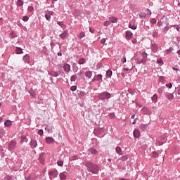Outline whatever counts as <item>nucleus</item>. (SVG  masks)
<instances>
[{
	"label": "nucleus",
	"mask_w": 180,
	"mask_h": 180,
	"mask_svg": "<svg viewBox=\"0 0 180 180\" xmlns=\"http://www.w3.org/2000/svg\"><path fill=\"white\" fill-rule=\"evenodd\" d=\"M177 94L178 95H180V86L177 89Z\"/></svg>",
	"instance_id": "56"
},
{
	"label": "nucleus",
	"mask_w": 180,
	"mask_h": 180,
	"mask_svg": "<svg viewBox=\"0 0 180 180\" xmlns=\"http://www.w3.org/2000/svg\"><path fill=\"white\" fill-rule=\"evenodd\" d=\"M141 64H144L147 61V53L146 52H143L141 53Z\"/></svg>",
	"instance_id": "3"
},
{
	"label": "nucleus",
	"mask_w": 180,
	"mask_h": 180,
	"mask_svg": "<svg viewBox=\"0 0 180 180\" xmlns=\"http://www.w3.org/2000/svg\"><path fill=\"white\" fill-rule=\"evenodd\" d=\"M106 41V39H102L101 40V44H105V42Z\"/></svg>",
	"instance_id": "50"
},
{
	"label": "nucleus",
	"mask_w": 180,
	"mask_h": 180,
	"mask_svg": "<svg viewBox=\"0 0 180 180\" xmlns=\"http://www.w3.org/2000/svg\"><path fill=\"white\" fill-rule=\"evenodd\" d=\"M152 50H153V53H157V50H158L157 45H153Z\"/></svg>",
	"instance_id": "35"
},
{
	"label": "nucleus",
	"mask_w": 180,
	"mask_h": 180,
	"mask_svg": "<svg viewBox=\"0 0 180 180\" xmlns=\"http://www.w3.org/2000/svg\"><path fill=\"white\" fill-rule=\"evenodd\" d=\"M115 151H116V153L117 154H119V155H122V148L117 146L115 149Z\"/></svg>",
	"instance_id": "19"
},
{
	"label": "nucleus",
	"mask_w": 180,
	"mask_h": 180,
	"mask_svg": "<svg viewBox=\"0 0 180 180\" xmlns=\"http://www.w3.org/2000/svg\"><path fill=\"white\" fill-rule=\"evenodd\" d=\"M177 54H179V56H180V50H179V51H177Z\"/></svg>",
	"instance_id": "64"
},
{
	"label": "nucleus",
	"mask_w": 180,
	"mask_h": 180,
	"mask_svg": "<svg viewBox=\"0 0 180 180\" xmlns=\"http://www.w3.org/2000/svg\"><path fill=\"white\" fill-rule=\"evenodd\" d=\"M15 54H23V50L21 48L17 47L15 49Z\"/></svg>",
	"instance_id": "14"
},
{
	"label": "nucleus",
	"mask_w": 180,
	"mask_h": 180,
	"mask_svg": "<svg viewBox=\"0 0 180 180\" xmlns=\"http://www.w3.org/2000/svg\"><path fill=\"white\" fill-rule=\"evenodd\" d=\"M158 26H159V27L162 26V21L158 22Z\"/></svg>",
	"instance_id": "51"
},
{
	"label": "nucleus",
	"mask_w": 180,
	"mask_h": 180,
	"mask_svg": "<svg viewBox=\"0 0 180 180\" xmlns=\"http://www.w3.org/2000/svg\"><path fill=\"white\" fill-rule=\"evenodd\" d=\"M89 153H91V154H94V155H96L98 154V150H96V149L94 148H91L89 150Z\"/></svg>",
	"instance_id": "17"
},
{
	"label": "nucleus",
	"mask_w": 180,
	"mask_h": 180,
	"mask_svg": "<svg viewBox=\"0 0 180 180\" xmlns=\"http://www.w3.org/2000/svg\"><path fill=\"white\" fill-rule=\"evenodd\" d=\"M60 39H67L68 37V31H64L62 34H60Z\"/></svg>",
	"instance_id": "9"
},
{
	"label": "nucleus",
	"mask_w": 180,
	"mask_h": 180,
	"mask_svg": "<svg viewBox=\"0 0 180 180\" xmlns=\"http://www.w3.org/2000/svg\"><path fill=\"white\" fill-rule=\"evenodd\" d=\"M166 98H167V99H170L172 101V99H174V94H167Z\"/></svg>",
	"instance_id": "23"
},
{
	"label": "nucleus",
	"mask_w": 180,
	"mask_h": 180,
	"mask_svg": "<svg viewBox=\"0 0 180 180\" xmlns=\"http://www.w3.org/2000/svg\"><path fill=\"white\" fill-rule=\"evenodd\" d=\"M78 64L82 65V64H85V59L84 58H82L79 60Z\"/></svg>",
	"instance_id": "25"
},
{
	"label": "nucleus",
	"mask_w": 180,
	"mask_h": 180,
	"mask_svg": "<svg viewBox=\"0 0 180 180\" xmlns=\"http://www.w3.org/2000/svg\"><path fill=\"white\" fill-rule=\"evenodd\" d=\"M33 9H34L33 6H30L28 7V12H33Z\"/></svg>",
	"instance_id": "42"
},
{
	"label": "nucleus",
	"mask_w": 180,
	"mask_h": 180,
	"mask_svg": "<svg viewBox=\"0 0 180 180\" xmlns=\"http://www.w3.org/2000/svg\"><path fill=\"white\" fill-rule=\"evenodd\" d=\"M71 91H72V92H74V91H77V87L75 86H73L70 88Z\"/></svg>",
	"instance_id": "46"
},
{
	"label": "nucleus",
	"mask_w": 180,
	"mask_h": 180,
	"mask_svg": "<svg viewBox=\"0 0 180 180\" xmlns=\"http://www.w3.org/2000/svg\"><path fill=\"white\" fill-rule=\"evenodd\" d=\"M152 101L155 103H157L158 101V96L157 94H154L152 97Z\"/></svg>",
	"instance_id": "20"
},
{
	"label": "nucleus",
	"mask_w": 180,
	"mask_h": 180,
	"mask_svg": "<svg viewBox=\"0 0 180 180\" xmlns=\"http://www.w3.org/2000/svg\"><path fill=\"white\" fill-rule=\"evenodd\" d=\"M150 23H152L153 25H155V23H157V20L155 18H151L150 20Z\"/></svg>",
	"instance_id": "29"
},
{
	"label": "nucleus",
	"mask_w": 180,
	"mask_h": 180,
	"mask_svg": "<svg viewBox=\"0 0 180 180\" xmlns=\"http://www.w3.org/2000/svg\"><path fill=\"white\" fill-rule=\"evenodd\" d=\"M83 37H85V32H80V34H79L78 38H79V39H82Z\"/></svg>",
	"instance_id": "27"
},
{
	"label": "nucleus",
	"mask_w": 180,
	"mask_h": 180,
	"mask_svg": "<svg viewBox=\"0 0 180 180\" xmlns=\"http://www.w3.org/2000/svg\"><path fill=\"white\" fill-rule=\"evenodd\" d=\"M89 31L91 32V33H94L95 30L93 28H90Z\"/></svg>",
	"instance_id": "57"
},
{
	"label": "nucleus",
	"mask_w": 180,
	"mask_h": 180,
	"mask_svg": "<svg viewBox=\"0 0 180 180\" xmlns=\"http://www.w3.org/2000/svg\"><path fill=\"white\" fill-rule=\"evenodd\" d=\"M110 23H116V22H117V18H110L109 19Z\"/></svg>",
	"instance_id": "24"
},
{
	"label": "nucleus",
	"mask_w": 180,
	"mask_h": 180,
	"mask_svg": "<svg viewBox=\"0 0 180 180\" xmlns=\"http://www.w3.org/2000/svg\"><path fill=\"white\" fill-rule=\"evenodd\" d=\"M49 176H53V178H57L58 176V172L57 170L51 171L49 172Z\"/></svg>",
	"instance_id": "4"
},
{
	"label": "nucleus",
	"mask_w": 180,
	"mask_h": 180,
	"mask_svg": "<svg viewBox=\"0 0 180 180\" xmlns=\"http://www.w3.org/2000/svg\"><path fill=\"white\" fill-rule=\"evenodd\" d=\"M174 71H179V69L176 68H173Z\"/></svg>",
	"instance_id": "59"
},
{
	"label": "nucleus",
	"mask_w": 180,
	"mask_h": 180,
	"mask_svg": "<svg viewBox=\"0 0 180 180\" xmlns=\"http://www.w3.org/2000/svg\"><path fill=\"white\" fill-rule=\"evenodd\" d=\"M22 20H23L24 22H27V20H29V17H27V16H24V17L22 18Z\"/></svg>",
	"instance_id": "41"
},
{
	"label": "nucleus",
	"mask_w": 180,
	"mask_h": 180,
	"mask_svg": "<svg viewBox=\"0 0 180 180\" xmlns=\"http://www.w3.org/2000/svg\"><path fill=\"white\" fill-rule=\"evenodd\" d=\"M110 117L111 119H115V113H110Z\"/></svg>",
	"instance_id": "48"
},
{
	"label": "nucleus",
	"mask_w": 180,
	"mask_h": 180,
	"mask_svg": "<svg viewBox=\"0 0 180 180\" xmlns=\"http://www.w3.org/2000/svg\"><path fill=\"white\" fill-rule=\"evenodd\" d=\"M83 74H84V72L80 71V72L77 74V75H79V77H81V75H83Z\"/></svg>",
	"instance_id": "55"
},
{
	"label": "nucleus",
	"mask_w": 180,
	"mask_h": 180,
	"mask_svg": "<svg viewBox=\"0 0 180 180\" xmlns=\"http://www.w3.org/2000/svg\"><path fill=\"white\" fill-rule=\"evenodd\" d=\"M134 136L136 137V139L140 137V131L139 129H135L134 131Z\"/></svg>",
	"instance_id": "12"
},
{
	"label": "nucleus",
	"mask_w": 180,
	"mask_h": 180,
	"mask_svg": "<svg viewBox=\"0 0 180 180\" xmlns=\"http://www.w3.org/2000/svg\"><path fill=\"white\" fill-rule=\"evenodd\" d=\"M110 23L111 22H110V20L108 21H105L104 22V26H109L110 25Z\"/></svg>",
	"instance_id": "40"
},
{
	"label": "nucleus",
	"mask_w": 180,
	"mask_h": 180,
	"mask_svg": "<svg viewBox=\"0 0 180 180\" xmlns=\"http://www.w3.org/2000/svg\"><path fill=\"white\" fill-rule=\"evenodd\" d=\"M172 51V48H169L167 51V54H169V53H171Z\"/></svg>",
	"instance_id": "49"
},
{
	"label": "nucleus",
	"mask_w": 180,
	"mask_h": 180,
	"mask_svg": "<svg viewBox=\"0 0 180 180\" xmlns=\"http://www.w3.org/2000/svg\"><path fill=\"white\" fill-rule=\"evenodd\" d=\"M4 126L6 127H11L12 126V121L7 120L5 122H4Z\"/></svg>",
	"instance_id": "13"
},
{
	"label": "nucleus",
	"mask_w": 180,
	"mask_h": 180,
	"mask_svg": "<svg viewBox=\"0 0 180 180\" xmlns=\"http://www.w3.org/2000/svg\"><path fill=\"white\" fill-rule=\"evenodd\" d=\"M58 165L59 167H63V165H64V162L63 161H58Z\"/></svg>",
	"instance_id": "39"
},
{
	"label": "nucleus",
	"mask_w": 180,
	"mask_h": 180,
	"mask_svg": "<svg viewBox=\"0 0 180 180\" xmlns=\"http://www.w3.org/2000/svg\"><path fill=\"white\" fill-rule=\"evenodd\" d=\"M85 77H86V78L91 79L92 77V72H91V71L86 72Z\"/></svg>",
	"instance_id": "18"
},
{
	"label": "nucleus",
	"mask_w": 180,
	"mask_h": 180,
	"mask_svg": "<svg viewBox=\"0 0 180 180\" xmlns=\"http://www.w3.org/2000/svg\"><path fill=\"white\" fill-rule=\"evenodd\" d=\"M59 177L61 180H65L67 179V174H65V172L60 173Z\"/></svg>",
	"instance_id": "11"
},
{
	"label": "nucleus",
	"mask_w": 180,
	"mask_h": 180,
	"mask_svg": "<svg viewBox=\"0 0 180 180\" xmlns=\"http://www.w3.org/2000/svg\"><path fill=\"white\" fill-rule=\"evenodd\" d=\"M122 77H123V78H124V73H121Z\"/></svg>",
	"instance_id": "63"
},
{
	"label": "nucleus",
	"mask_w": 180,
	"mask_h": 180,
	"mask_svg": "<svg viewBox=\"0 0 180 180\" xmlns=\"http://www.w3.org/2000/svg\"><path fill=\"white\" fill-rule=\"evenodd\" d=\"M167 88H169V89H171V88H172V84L169 83L168 84H166Z\"/></svg>",
	"instance_id": "45"
},
{
	"label": "nucleus",
	"mask_w": 180,
	"mask_h": 180,
	"mask_svg": "<svg viewBox=\"0 0 180 180\" xmlns=\"http://www.w3.org/2000/svg\"><path fill=\"white\" fill-rule=\"evenodd\" d=\"M122 158V160H127V157H126V156H124Z\"/></svg>",
	"instance_id": "62"
},
{
	"label": "nucleus",
	"mask_w": 180,
	"mask_h": 180,
	"mask_svg": "<svg viewBox=\"0 0 180 180\" xmlns=\"http://www.w3.org/2000/svg\"><path fill=\"white\" fill-rule=\"evenodd\" d=\"M157 63H158V64H161V65H164V60H162L161 58L158 59V60H157Z\"/></svg>",
	"instance_id": "32"
},
{
	"label": "nucleus",
	"mask_w": 180,
	"mask_h": 180,
	"mask_svg": "<svg viewBox=\"0 0 180 180\" xmlns=\"http://www.w3.org/2000/svg\"><path fill=\"white\" fill-rule=\"evenodd\" d=\"M121 61H122V63H123L124 64V63H126V58H122L121 59Z\"/></svg>",
	"instance_id": "53"
},
{
	"label": "nucleus",
	"mask_w": 180,
	"mask_h": 180,
	"mask_svg": "<svg viewBox=\"0 0 180 180\" xmlns=\"http://www.w3.org/2000/svg\"><path fill=\"white\" fill-rule=\"evenodd\" d=\"M75 79H77V77L76 76H72L70 78V81H72V82H75Z\"/></svg>",
	"instance_id": "38"
},
{
	"label": "nucleus",
	"mask_w": 180,
	"mask_h": 180,
	"mask_svg": "<svg viewBox=\"0 0 180 180\" xmlns=\"http://www.w3.org/2000/svg\"><path fill=\"white\" fill-rule=\"evenodd\" d=\"M58 25L61 27H64V23L63 22H58Z\"/></svg>",
	"instance_id": "44"
},
{
	"label": "nucleus",
	"mask_w": 180,
	"mask_h": 180,
	"mask_svg": "<svg viewBox=\"0 0 180 180\" xmlns=\"http://www.w3.org/2000/svg\"><path fill=\"white\" fill-rule=\"evenodd\" d=\"M158 94H162V89H158Z\"/></svg>",
	"instance_id": "54"
},
{
	"label": "nucleus",
	"mask_w": 180,
	"mask_h": 180,
	"mask_svg": "<svg viewBox=\"0 0 180 180\" xmlns=\"http://www.w3.org/2000/svg\"><path fill=\"white\" fill-rule=\"evenodd\" d=\"M63 70L66 72H70V71L71 70V66L70 65L65 63V64L63 65Z\"/></svg>",
	"instance_id": "7"
},
{
	"label": "nucleus",
	"mask_w": 180,
	"mask_h": 180,
	"mask_svg": "<svg viewBox=\"0 0 180 180\" xmlns=\"http://www.w3.org/2000/svg\"><path fill=\"white\" fill-rule=\"evenodd\" d=\"M22 60L25 64H29L30 63V56L26 54L23 56Z\"/></svg>",
	"instance_id": "6"
},
{
	"label": "nucleus",
	"mask_w": 180,
	"mask_h": 180,
	"mask_svg": "<svg viewBox=\"0 0 180 180\" xmlns=\"http://www.w3.org/2000/svg\"><path fill=\"white\" fill-rule=\"evenodd\" d=\"M101 79H102V75H96L94 79V81H101Z\"/></svg>",
	"instance_id": "16"
},
{
	"label": "nucleus",
	"mask_w": 180,
	"mask_h": 180,
	"mask_svg": "<svg viewBox=\"0 0 180 180\" xmlns=\"http://www.w3.org/2000/svg\"><path fill=\"white\" fill-rule=\"evenodd\" d=\"M32 179V176H28L27 177H26V180H30Z\"/></svg>",
	"instance_id": "58"
},
{
	"label": "nucleus",
	"mask_w": 180,
	"mask_h": 180,
	"mask_svg": "<svg viewBox=\"0 0 180 180\" xmlns=\"http://www.w3.org/2000/svg\"><path fill=\"white\" fill-rule=\"evenodd\" d=\"M45 18L47 20H50V19H51V16L49 15V13H47L46 15H45Z\"/></svg>",
	"instance_id": "36"
},
{
	"label": "nucleus",
	"mask_w": 180,
	"mask_h": 180,
	"mask_svg": "<svg viewBox=\"0 0 180 180\" xmlns=\"http://www.w3.org/2000/svg\"><path fill=\"white\" fill-rule=\"evenodd\" d=\"M17 6H23V1L18 0L16 2Z\"/></svg>",
	"instance_id": "22"
},
{
	"label": "nucleus",
	"mask_w": 180,
	"mask_h": 180,
	"mask_svg": "<svg viewBox=\"0 0 180 180\" xmlns=\"http://www.w3.org/2000/svg\"><path fill=\"white\" fill-rule=\"evenodd\" d=\"M137 123V121H136V120H134V121H133V122H132V124H136Z\"/></svg>",
	"instance_id": "60"
},
{
	"label": "nucleus",
	"mask_w": 180,
	"mask_h": 180,
	"mask_svg": "<svg viewBox=\"0 0 180 180\" xmlns=\"http://www.w3.org/2000/svg\"><path fill=\"white\" fill-rule=\"evenodd\" d=\"M51 75H52V77H58L59 74L57 72L52 71L51 72Z\"/></svg>",
	"instance_id": "26"
},
{
	"label": "nucleus",
	"mask_w": 180,
	"mask_h": 180,
	"mask_svg": "<svg viewBox=\"0 0 180 180\" xmlns=\"http://www.w3.org/2000/svg\"><path fill=\"white\" fill-rule=\"evenodd\" d=\"M39 160L41 164H44V155H40Z\"/></svg>",
	"instance_id": "21"
},
{
	"label": "nucleus",
	"mask_w": 180,
	"mask_h": 180,
	"mask_svg": "<svg viewBox=\"0 0 180 180\" xmlns=\"http://www.w3.org/2000/svg\"><path fill=\"white\" fill-rule=\"evenodd\" d=\"M48 14H49L50 16H51V15H54V12H53V11H49V12H48Z\"/></svg>",
	"instance_id": "52"
},
{
	"label": "nucleus",
	"mask_w": 180,
	"mask_h": 180,
	"mask_svg": "<svg viewBox=\"0 0 180 180\" xmlns=\"http://www.w3.org/2000/svg\"><path fill=\"white\" fill-rule=\"evenodd\" d=\"M45 141L47 144H53V143H54V139L51 137H47L45 139Z\"/></svg>",
	"instance_id": "8"
},
{
	"label": "nucleus",
	"mask_w": 180,
	"mask_h": 180,
	"mask_svg": "<svg viewBox=\"0 0 180 180\" xmlns=\"http://www.w3.org/2000/svg\"><path fill=\"white\" fill-rule=\"evenodd\" d=\"M132 37H133V33H131V32L130 31H127L126 38L127 39V40H130V39H131Z\"/></svg>",
	"instance_id": "10"
},
{
	"label": "nucleus",
	"mask_w": 180,
	"mask_h": 180,
	"mask_svg": "<svg viewBox=\"0 0 180 180\" xmlns=\"http://www.w3.org/2000/svg\"><path fill=\"white\" fill-rule=\"evenodd\" d=\"M152 157H153V158H157V157H158V153H155V152H153V153H152Z\"/></svg>",
	"instance_id": "37"
},
{
	"label": "nucleus",
	"mask_w": 180,
	"mask_h": 180,
	"mask_svg": "<svg viewBox=\"0 0 180 180\" xmlns=\"http://www.w3.org/2000/svg\"><path fill=\"white\" fill-rule=\"evenodd\" d=\"M16 147V141H11L8 144V148L10 150H15V148Z\"/></svg>",
	"instance_id": "5"
},
{
	"label": "nucleus",
	"mask_w": 180,
	"mask_h": 180,
	"mask_svg": "<svg viewBox=\"0 0 180 180\" xmlns=\"http://www.w3.org/2000/svg\"><path fill=\"white\" fill-rule=\"evenodd\" d=\"M165 81V78L163 76L159 77V82H164Z\"/></svg>",
	"instance_id": "34"
},
{
	"label": "nucleus",
	"mask_w": 180,
	"mask_h": 180,
	"mask_svg": "<svg viewBox=\"0 0 180 180\" xmlns=\"http://www.w3.org/2000/svg\"><path fill=\"white\" fill-rule=\"evenodd\" d=\"M107 77H109L110 78L112 77V70H108L106 72Z\"/></svg>",
	"instance_id": "30"
},
{
	"label": "nucleus",
	"mask_w": 180,
	"mask_h": 180,
	"mask_svg": "<svg viewBox=\"0 0 180 180\" xmlns=\"http://www.w3.org/2000/svg\"><path fill=\"white\" fill-rule=\"evenodd\" d=\"M123 70H124V71H129V68H124Z\"/></svg>",
	"instance_id": "61"
},
{
	"label": "nucleus",
	"mask_w": 180,
	"mask_h": 180,
	"mask_svg": "<svg viewBox=\"0 0 180 180\" xmlns=\"http://www.w3.org/2000/svg\"><path fill=\"white\" fill-rule=\"evenodd\" d=\"M25 140H26V136H21V141H20L21 144H23V143L25 142Z\"/></svg>",
	"instance_id": "33"
},
{
	"label": "nucleus",
	"mask_w": 180,
	"mask_h": 180,
	"mask_svg": "<svg viewBox=\"0 0 180 180\" xmlns=\"http://www.w3.org/2000/svg\"><path fill=\"white\" fill-rule=\"evenodd\" d=\"M31 147L32 148H36L37 147V142L34 140L31 141Z\"/></svg>",
	"instance_id": "15"
},
{
	"label": "nucleus",
	"mask_w": 180,
	"mask_h": 180,
	"mask_svg": "<svg viewBox=\"0 0 180 180\" xmlns=\"http://www.w3.org/2000/svg\"><path fill=\"white\" fill-rule=\"evenodd\" d=\"M43 130L42 129H39L38 131V134H39V136H43Z\"/></svg>",
	"instance_id": "47"
},
{
	"label": "nucleus",
	"mask_w": 180,
	"mask_h": 180,
	"mask_svg": "<svg viewBox=\"0 0 180 180\" xmlns=\"http://www.w3.org/2000/svg\"><path fill=\"white\" fill-rule=\"evenodd\" d=\"M100 99H109L110 98V94L108 92H103L99 94Z\"/></svg>",
	"instance_id": "2"
},
{
	"label": "nucleus",
	"mask_w": 180,
	"mask_h": 180,
	"mask_svg": "<svg viewBox=\"0 0 180 180\" xmlns=\"http://www.w3.org/2000/svg\"><path fill=\"white\" fill-rule=\"evenodd\" d=\"M84 165L88 168V171L92 174H98V172H99V168L96 165H94L90 162H86L84 163Z\"/></svg>",
	"instance_id": "1"
},
{
	"label": "nucleus",
	"mask_w": 180,
	"mask_h": 180,
	"mask_svg": "<svg viewBox=\"0 0 180 180\" xmlns=\"http://www.w3.org/2000/svg\"><path fill=\"white\" fill-rule=\"evenodd\" d=\"M129 29H132V30H136L137 29V27H136L134 25L129 24Z\"/></svg>",
	"instance_id": "28"
},
{
	"label": "nucleus",
	"mask_w": 180,
	"mask_h": 180,
	"mask_svg": "<svg viewBox=\"0 0 180 180\" xmlns=\"http://www.w3.org/2000/svg\"><path fill=\"white\" fill-rule=\"evenodd\" d=\"M168 30H169V27H165V28H163V32L165 33H167V32H168Z\"/></svg>",
	"instance_id": "43"
},
{
	"label": "nucleus",
	"mask_w": 180,
	"mask_h": 180,
	"mask_svg": "<svg viewBox=\"0 0 180 180\" xmlns=\"http://www.w3.org/2000/svg\"><path fill=\"white\" fill-rule=\"evenodd\" d=\"M77 94L80 98L85 96V93L82 91H77Z\"/></svg>",
	"instance_id": "31"
}]
</instances>
